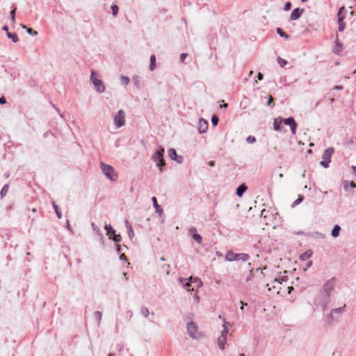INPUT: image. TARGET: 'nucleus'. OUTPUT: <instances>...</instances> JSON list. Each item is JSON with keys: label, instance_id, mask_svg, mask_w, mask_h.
<instances>
[{"label": "nucleus", "instance_id": "obj_1", "mask_svg": "<svg viewBox=\"0 0 356 356\" xmlns=\"http://www.w3.org/2000/svg\"><path fill=\"white\" fill-rule=\"evenodd\" d=\"M179 283L188 291H195L202 286L201 280L197 277H189L188 278L180 277Z\"/></svg>", "mask_w": 356, "mask_h": 356}, {"label": "nucleus", "instance_id": "obj_2", "mask_svg": "<svg viewBox=\"0 0 356 356\" xmlns=\"http://www.w3.org/2000/svg\"><path fill=\"white\" fill-rule=\"evenodd\" d=\"M331 296L320 290L314 299V304L316 307H321L323 312L327 309L330 302Z\"/></svg>", "mask_w": 356, "mask_h": 356}, {"label": "nucleus", "instance_id": "obj_3", "mask_svg": "<svg viewBox=\"0 0 356 356\" xmlns=\"http://www.w3.org/2000/svg\"><path fill=\"white\" fill-rule=\"evenodd\" d=\"M165 149L163 147H159L154 154L152 155V160L156 163V166L159 169L160 172H162L165 166V162L164 160Z\"/></svg>", "mask_w": 356, "mask_h": 356}, {"label": "nucleus", "instance_id": "obj_4", "mask_svg": "<svg viewBox=\"0 0 356 356\" xmlns=\"http://www.w3.org/2000/svg\"><path fill=\"white\" fill-rule=\"evenodd\" d=\"M346 305L332 309L330 314L326 317V323L328 324L337 323L339 322V316L346 312Z\"/></svg>", "mask_w": 356, "mask_h": 356}, {"label": "nucleus", "instance_id": "obj_5", "mask_svg": "<svg viewBox=\"0 0 356 356\" xmlns=\"http://www.w3.org/2000/svg\"><path fill=\"white\" fill-rule=\"evenodd\" d=\"M250 256L246 253H235L233 251H228L225 255V260L227 261H234L241 260L247 261L250 259Z\"/></svg>", "mask_w": 356, "mask_h": 356}, {"label": "nucleus", "instance_id": "obj_6", "mask_svg": "<svg viewBox=\"0 0 356 356\" xmlns=\"http://www.w3.org/2000/svg\"><path fill=\"white\" fill-rule=\"evenodd\" d=\"M96 76L97 73L95 72V71L92 70L90 76V81L93 84L95 90L98 93H103L106 89L105 85L103 83V81L101 79H98Z\"/></svg>", "mask_w": 356, "mask_h": 356}, {"label": "nucleus", "instance_id": "obj_7", "mask_svg": "<svg viewBox=\"0 0 356 356\" xmlns=\"http://www.w3.org/2000/svg\"><path fill=\"white\" fill-rule=\"evenodd\" d=\"M100 168L103 174L110 180L115 181L118 178V175L115 172V170L113 166L106 164L103 162L100 163Z\"/></svg>", "mask_w": 356, "mask_h": 356}, {"label": "nucleus", "instance_id": "obj_8", "mask_svg": "<svg viewBox=\"0 0 356 356\" xmlns=\"http://www.w3.org/2000/svg\"><path fill=\"white\" fill-rule=\"evenodd\" d=\"M334 152V149L333 147H328L325 149L324 151L322 159L323 160L320 162V165L325 168H327L330 165V163L331 162L332 155Z\"/></svg>", "mask_w": 356, "mask_h": 356}, {"label": "nucleus", "instance_id": "obj_9", "mask_svg": "<svg viewBox=\"0 0 356 356\" xmlns=\"http://www.w3.org/2000/svg\"><path fill=\"white\" fill-rule=\"evenodd\" d=\"M336 282V277H333L330 278L323 284L321 290L324 291L325 293H328L329 295L331 296V293L334 291L335 288Z\"/></svg>", "mask_w": 356, "mask_h": 356}, {"label": "nucleus", "instance_id": "obj_10", "mask_svg": "<svg viewBox=\"0 0 356 356\" xmlns=\"http://www.w3.org/2000/svg\"><path fill=\"white\" fill-rule=\"evenodd\" d=\"M114 124L116 127L120 128L125 124V113L122 109H120L113 118Z\"/></svg>", "mask_w": 356, "mask_h": 356}, {"label": "nucleus", "instance_id": "obj_11", "mask_svg": "<svg viewBox=\"0 0 356 356\" xmlns=\"http://www.w3.org/2000/svg\"><path fill=\"white\" fill-rule=\"evenodd\" d=\"M283 124L290 127L291 132L293 135L296 134L298 124L293 117L282 118Z\"/></svg>", "mask_w": 356, "mask_h": 356}, {"label": "nucleus", "instance_id": "obj_12", "mask_svg": "<svg viewBox=\"0 0 356 356\" xmlns=\"http://www.w3.org/2000/svg\"><path fill=\"white\" fill-rule=\"evenodd\" d=\"M168 156L171 160L176 161L177 163H182L184 158L182 156L177 154V151L174 148H170L168 150Z\"/></svg>", "mask_w": 356, "mask_h": 356}, {"label": "nucleus", "instance_id": "obj_13", "mask_svg": "<svg viewBox=\"0 0 356 356\" xmlns=\"http://www.w3.org/2000/svg\"><path fill=\"white\" fill-rule=\"evenodd\" d=\"M186 327L191 337H192L193 339H197V337L196 335V332L197 330V325H196V323L193 321H191L187 323Z\"/></svg>", "mask_w": 356, "mask_h": 356}, {"label": "nucleus", "instance_id": "obj_14", "mask_svg": "<svg viewBox=\"0 0 356 356\" xmlns=\"http://www.w3.org/2000/svg\"><path fill=\"white\" fill-rule=\"evenodd\" d=\"M304 12L303 8H294L290 14L289 19L290 21H295L298 19Z\"/></svg>", "mask_w": 356, "mask_h": 356}, {"label": "nucleus", "instance_id": "obj_15", "mask_svg": "<svg viewBox=\"0 0 356 356\" xmlns=\"http://www.w3.org/2000/svg\"><path fill=\"white\" fill-rule=\"evenodd\" d=\"M209 127L208 122L202 118L199 119L198 131L200 134H204L207 132Z\"/></svg>", "mask_w": 356, "mask_h": 356}, {"label": "nucleus", "instance_id": "obj_16", "mask_svg": "<svg viewBox=\"0 0 356 356\" xmlns=\"http://www.w3.org/2000/svg\"><path fill=\"white\" fill-rule=\"evenodd\" d=\"M2 30L4 31L6 33L7 37L12 40V41L15 43L19 41V38L16 33H10L8 31V26L7 25H4L2 27Z\"/></svg>", "mask_w": 356, "mask_h": 356}, {"label": "nucleus", "instance_id": "obj_17", "mask_svg": "<svg viewBox=\"0 0 356 356\" xmlns=\"http://www.w3.org/2000/svg\"><path fill=\"white\" fill-rule=\"evenodd\" d=\"M189 234L191 237L198 243L201 244L202 241V237L200 234L197 233V229L195 227H191L189 229Z\"/></svg>", "mask_w": 356, "mask_h": 356}, {"label": "nucleus", "instance_id": "obj_18", "mask_svg": "<svg viewBox=\"0 0 356 356\" xmlns=\"http://www.w3.org/2000/svg\"><path fill=\"white\" fill-rule=\"evenodd\" d=\"M282 124H283V122H282V117H278V118H275L273 122L274 130L276 131H280L282 128Z\"/></svg>", "mask_w": 356, "mask_h": 356}, {"label": "nucleus", "instance_id": "obj_19", "mask_svg": "<svg viewBox=\"0 0 356 356\" xmlns=\"http://www.w3.org/2000/svg\"><path fill=\"white\" fill-rule=\"evenodd\" d=\"M247 189L248 186H246V184L244 183L241 184L236 188V195L238 197H241L243 195L244 193L247 191Z\"/></svg>", "mask_w": 356, "mask_h": 356}, {"label": "nucleus", "instance_id": "obj_20", "mask_svg": "<svg viewBox=\"0 0 356 356\" xmlns=\"http://www.w3.org/2000/svg\"><path fill=\"white\" fill-rule=\"evenodd\" d=\"M152 203H153V206L156 209V212L158 213L160 216L161 214H163V209H162V207L158 204L157 202V199L156 197H152Z\"/></svg>", "mask_w": 356, "mask_h": 356}, {"label": "nucleus", "instance_id": "obj_21", "mask_svg": "<svg viewBox=\"0 0 356 356\" xmlns=\"http://www.w3.org/2000/svg\"><path fill=\"white\" fill-rule=\"evenodd\" d=\"M124 223H125L126 228L127 229L129 238L130 239H132L133 237L134 236V232L132 225H131V223L129 222L128 220H125Z\"/></svg>", "mask_w": 356, "mask_h": 356}, {"label": "nucleus", "instance_id": "obj_22", "mask_svg": "<svg viewBox=\"0 0 356 356\" xmlns=\"http://www.w3.org/2000/svg\"><path fill=\"white\" fill-rule=\"evenodd\" d=\"M343 50V43L339 40L338 35H337L336 39V46L334 49V52L336 54H339Z\"/></svg>", "mask_w": 356, "mask_h": 356}, {"label": "nucleus", "instance_id": "obj_23", "mask_svg": "<svg viewBox=\"0 0 356 356\" xmlns=\"http://www.w3.org/2000/svg\"><path fill=\"white\" fill-rule=\"evenodd\" d=\"M219 318H220L223 322V330L222 331L220 337H225V339H227V334L228 333V327L227 325V321L225 318L222 317L221 316H219Z\"/></svg>", "mask_w": 356, "mask_h": 356}, {"label": "nucleus", "instance_id": "obj_24", "mask_svg": "<svg viewBox=\"0 0 356 356\" xmlns=\"http://www.w3.org/2000/svg\"><path fill=\"white\" fill-rule=\"evenodd\" d=\"M345 19V17H340L337 19V23L339 24L338 26V31L339 32H342L346 29V23L343 22Z\"/></svg>", "mask_w": 356, "mask_h": 356}, {"label": "nucleus", "instance_id": "obj_25", "mask_svg": "<svg viewBox=\"0 0 356 356\" xmlns=\"http://www.w3.org/2000/svg\"><path fill=\"white\" fill-rule=\"evenodd\" d=\"M313 254V252L312 250H307L304 253L301 254L300 255V259L301 261H307L308 259H309Z\"/></svg>", "mask_w": 356, "mask_h": 356}, {"label": "nucleus", "instance_id": "obj_26", "mask_svg": "<svg viewBox=\"0 0 356 356\" xmlns=\"http://www.w3.org/2000/svg\"><path fill=\"white\" fill-rule=\"evenodd\" d=\"M341 230V227L339 225H335L332 229L331 236L334 238L338 237Z\"/></svg>", "mask_w": 356, "mask_h": 356}, {"label": "nucleus", "instance_id": "obj_27", "mask_svg": "<svg viewBox=\"0 0 356 356\" xmlns=\"http://www.w3.org/2000/svg\"><path fill=\"white\" fill-rule=\"evenodd\" d=\"M226 341L227 339H225V337H219L218 338V346L221 350H223L225 349Z\"/></svg>", "mask_w": 356, "mask_h": 356}, {"label": "nucleus", "instance_id": "obj_28", "mask_svg": "<svg viewBox=\"0 0 356 356\" xmlns=\"http://www.w3.org/2000/svg\"><path fill=\"white\" fill-rule=\"evenodd\" d=\"M104 229L106 232V235L111 237L113 234H115L116 232L115 230L113 228V227L110 224H106L104 226Z\"/></svg>", "mask_w": 356, "mask_h": 356}, {"label": "nucleus", "instance_id": "obj_29", "mask_svg": "<svg viewBox=\"0 0 356 356\" xmlns=\"http://www.w3.org/2000/svg\"><path fill=\"white\" fill-rule=\"evenodd\" d=\"M52 207L54 209V211L56 214V216L58 219H60L62 218V212L58 207L55 202V201H52Z\"/></svg>", "mask_w": 356, "mask_h": 356}, {"label": "nucleus", "instance_id": "obj_30", "mask_svg": "<svg viewBox=\"0 0 356 356\" xmlns=\"http://www.w3.org/2000/svg\"><path fill=\"white\" fill-rule=\"evenodd\" d=\"M156 60L155 55L150 56V63H149V70L153 71L156 68Z\"/></svg>", "mask_w": 356, "mask_h": 356}, {"label": "nucleus", "instance_id": "obj_31", "mask_svg": "<svg viewBox=\"0 0 356 356\" xmlns=\"http://www.w3.org/2000/svg\"><path fill=\"white\" fill-rule=\"evenodd\" d=\"M276 32L282 38L286 39V40H289L290 36L289 35H288L287 33H286L285 32L283 31V30L280 28V27H277L276 29Z\"/></svg>", "mask_w": 356, "mask_h": 356}, {"label": "nucleus", "instance_id": "obj_32", "mask_svg": "<svg viewBox=\"0 0 356 356\" xmlns=\"http://www.w3.org/2000/svg\"><path fill=\"white\" fill-rule=\"evenodd\" d=\"M309 236L313 238H317L321 239H324L325 238V234L318 232L310 233Z\"/></svg>", "mask_w": 356, "mask_h": 356}, {"label": "nucleus", "instance_id": "obj_33", "mask_svg": "<svg viewBox=\"0 0 356 356\" xmlns=\"http://www.w3.org/2000/svg\"><path fill=\"white\" fill-rule=\"evenodd\" d=\"M21 26H22V29H26V32L29 35H33V36L38 35V33L36 31L33 30V29L29 28V27H27L26 26H25L24 24H21Z\"/></svg>", "mask_w": 356, "mask_h": 356}, {"label": "nucleus", "instance_id": "obj_34", "mask_svg": "<svg viewBox=\"0 0 356 356\" xmlns=\"http://www.w3.org/2000/svg\"><path fill=\"white\" fill-rule=\"evenodd\" d=\"M348 187L351 188H354L356 187V184L353 181H343V188L347 191Z\"/></svg>", "mask_w": 356, "mask_h": 356}, {"label": "nucleus", "instance_id": "obj_35", "mask_svg": "<svg viewBox=\"0 0 356 356\" xmlns=\"http://www.w3.org/2000/svg\"><path fill=\"white\" fill-rule=\"evenodd\" d=\"M110 238L116 244H118L122 241V237L120 234H117L116 232L115 233V234H113L110 237Z\"/></svg>", "mask_w": 356, "mask_h": 356}, {"label": "nucleus", "instance_id": "obj_36", "mask_svg": "<svg viewBox=\"0 0 356 356\" xmlns=\"http://www.w3.org/2000/svg\"><path fill=\"white\" fill-rule=\"evenodd\" d=\"M8 188H9V185L8 184H5L1 191H0V195L1 197V198L4 197L6 196V195L7 194L8 191Z\"/></svg>", "mask_w": 356, "mask_h": 356}, {"label": "nucleus", "instance_id": "obj_37", "mask_svg": "<svg viewBox=\"0 0 356 356\" xmlns=\"http://www.w3.org/2000/svg\"><path fill=\"white\" fill-rule=\"evenodd\" d=\"M112 15L115 17L118 14L119 7L116 3H113L111 7Z\"/></svg>", "mask_w": 356, "mask_h": 356}, {"label": "nucleus", "instance_id": "obj_38", "mask_svg": "<svg viewBox=\"0 0 356 356\" xmlns=\"http://www.w3.org/2000/svg\"><path fill=\"white\" fill-rule=\"evenodd\" d=\"M304 197L302 195H299L298 198L292 203L291 207H295L303 201Z\"/></svg>", "mask_w": 356, "mask_h": 356}, {"label": "nucleus", "instance_id": "obj_39", "mask_svg": "<svg viewBox=\"0 0 356 356\" xmlns=\"http://www.w3.org/2000/svg\"><path fill=\"white\" fill-rule=\"evenodd\" d=\"M121 83L124 86H127L129 83V78L128 76L122 75L120 76Z\"/></svg>", "mask_w": 356, "mask_h": 356}, {"label": "nucleus", "instance_id": "obj_40", "mask_svg": "<svg viewBox=\"0 0 356 356\" xmlns=\"http://www.w3.org/2000/svg\"><path fill=\"white\" fill-rule=\"evenodd\" d=\"M277 63L282 67H284L288 63L285 59L282 58L281 57L277 58Z\"/></svg>", "mask_w": 356, "mask_h": 356}, {"label": "nucleus", "instance_id": "obj_41", "mask_svg": "<svg viewBox=\"0 0 356 356\" xmlns=\"http://www.w3.org/2000/svg\"><path fill=\"white\" fill-rule=\"evenodd\" d=\"M94 317L96 319V321L98 322V323H99L100 321L102 319V314L100 312L97 311L94 314Z\"/></svg>", "mask_w": 356, "mask_h": 356}, {"label": "nucleus", "instance_id": "obj_42", "mask_svg": "<svg viewBox=\"0 0 356 356\" xmlns=\"http://www.w3.org/2000/svg\"><path fill=\"white\" fill-rule=\"evenodd\" d=\"M257 141L256 138L254 136H249L246 138V142L250 144H253Z\"/></svg>", "mask_w": 356, "mask_h": 356}, {"label": "nucleus", "instance_id": "obj_43", "mask_svg": "<svg viewBox=\"0 0 356 356\" xmlns=\"http://www.w3.org/2000/svg\"><path fill=\"white\" fill-rule=\"evenodd\" d=\"M218 122H219V118H218V116H216V115H213L211 117V123H212L213 126H214V127H215V126H217V125H218Z\"/></svg>", "mask_w": 356, "mask_h": 356}, {"label": "nucleus", "instance_id": "obj_44", "mask_svg": "<svg viewBox=\"0 0 356 356\" xmlns=\"http://www.w3.org/2000/svg\"><path fill=\"white\" fill-rule=\"evenodd\" d=\"M345 11V7L341 6L337 12V19L340 17H345L343 12Z\"/></svg>", "mask_w": 356, "mask_h": 356}, {"label": "nucleus", "instance_id": "obj_45", "mask_svg": "<svg viewBox=\"0 0 356 356\" xmlns=\"http://www.w3.org/2000/svg\"><path fill=\"white\" fill-rule=\"evenodd\" d=\"M141 314L146 318L148 317L149 314V309L147 307H142L141 308Z\"/></svg>", "mask_w": 356, "mask_h": 356}, {"label": "nucleus", "instance_id": "obj_46", "mask_svg": "<svg viewBox=\"0 0 356 356\" xmlns=\"http://www.w3.org/2000/svg\"><path fill=\"white\" fill-rule=\"evenodd\" d=\"M15 10H16V8H13L10 13V19H11V21L13 22V23H15Z\"/></svg>", "mask_w": 356, "mask_h": 356}, {"label": "nucleus", "instance_id": "obj_47", "mask_svg": "<svg viewBox=\"0 0 356 356\" xmlns=\"http://www.w3.org/2000/svg\"><path fill=\"white\" fill-rule=\"evenodd\" d=\"M91 225H92V227L93 231H94L97 234L101 232V230H100V229L99 228V227H98L97 225H95L94 222H92Z\"/></svg>", "mask_w": 356, "mask_h": 356}, {"label": "nucleus", "instance_id": "obj_48", "mask_svg": "<svg viewBox=\"0 0 356 356\" xmlns=\"http://www.w3.org/2000/svg\"><path fill=\"white\" fill-rule=\"evenodd\" d=\"M291 8V3L290 1H287L285 3L284 6V11H289Z\"/></svg>", "mask_w": 356, "mask_h": 356}, {"label": "nucleus", "instance_id": "obj_49", "mask_svg": "<svg viewBox=\"0 0 356 356\" xmlns=\"http://www.w3.org/2000/svg\"><path fill=\"white\" fill-rule=\"evenodd\" d=\"M133 81L134 83V85L136 86V87H139L138 84H139V82H140V78L139 76H134L133 78Z\"/></svg>", "mask_w": 356, "mask_h": 356}, {"label": "nucleus", "instance_id": "obj_50", "mask_svg": "<svg viewBox=\"0 0 356 356\" xmlns=\"http://www.w3.org/2000/svg\"><path fill=\"white\" fill-rule=\"evenodd\" d=\"M266 105L268 106H274L273 98L271 96L269 97L268 100L266 102Z\"/></svg>", "mask_w": 356, "mask_h": 356}, {"label": "nucleus", "instance_id": "obj_51", "mask_svg": "<svg viewBox=\"0 0 356 356\" xmlns=\"http://www.w3.org/2000/svg\"><path fill=\"white\" fill-rule=\"evenodd\" d=\"M97 235L99 236L101 243L104 246V238L103 234H102V232H100V233L97 234Z\"/></svg>", "mask_w": 356, "mask_h": 356}, {"label": "nucleus", "instance_id": "obj_52", "mask_svg": "<svg viewBox=\"0 0 356 356\" xmlns=\"http://www.w3.org/2000/svg\"><path fill=\"white\" fill-rule=\"evenodd\" d=\"M188 54L186 53H182L180 55V60L181 62L184 63L185 61V59L187 58Z\"/></svg>", "mask_w": 356, "mask_h": 356}, {"label": "nucleus", "instance_id": "obj_53", "mask_svg": "<svg viewBox=\"0 0 356 356\" xmlns=\"http://www.w3.org/2000/svg\"><path fill=\"white\" fill-rule=\"evenodd\" d=\"M115 250H116V252L118 254H120L121 251H122V246L120 244H116L115 245Z\"/></svg>", "mask_w": 356, "mask_h": 356}, {"label": "nucleus", "instance_id": "obj_54", "mask_svg": "<svg viewBox=\"0 0 356 356\" xmlns=\"http://www.w3.org/2000/svg\"><path fill=\"white\" fill-rule=\"evenodd\" d=\"M288 280V277L287 276H281L280 278H279V280L278 282L282 283V282H286Z\"/></svg>", "mask_w": 356, "mask_h": 356}, {"label": "nucleus", "instance_id": "obj_55", "mask_svg": "<svg viewBox=\"0 0 356 356\" xmlns=\"http://www.w3.org/2000/svg\"><path fill=\"white\" fill-rule=\"evenodd\" d=\"M254 269L250 270L249 275L247 277V282L250 280L253 276Z\"/></svg>", "mask_w": 356, "mask_h": 356}, {"label": "nucleus", "instance_id": "obj_56", "mask_svg": "<svg viewBox=\"0 0 356 356\" xmlns=\"http://www.w3.org/2000/svg\"><path fill=\"white\" fill-rule=\"evenodd\" d=\"M65 227H66V228H67L70 232H71L72 233H73V231H72V227H71V226H70V225L69 220H67V222H66V226H65Z\"/></svg>", "mask_w": 356, "mask_h": 356}, {"label": "nucleus", "instance_id": "obj_57", "mask_svg": "<svg viewBox=\"0 0 356 356\" xmlns=\"http://www.w3.org/2000/svg\"><path fill=\"white\" fill-rule=\"evenodd\" d=\"M119 258L120 260H123V261L127 260V256L124 253L120 254Z\"/></svg>", "mask_w": 356, "mask_h": 356}, {"label": "nucleus", "instance_id": "obj_58", "mask_svg": "<svg viewBox=\"0 0 356 356\" xmlns=\"http://www.w3.org/2000/svg\"><path fill=\"white\" fill-rule=\"evenodd\" d=\"M257 78L258 80L261 81L264 79V74L261 72H259L257 75Z\"/></svg>", "mask_w": 356, "mask_h": 356}, {"label": "nucleus", "instance_id": "obj_59", "mask_svg": "<svg viewBox=\"0 0 356 356\" xmlns=\"http://www.w3.org/2000/svg\"><path fill=\"white\" fill-rule=\"evenodd\" d=\"M6 102V99L4 97H0V104H5Z\"/></svg>", "mask_w": 356, "mask_h": 356}, {"label": "nucleus", "instance_id": "obj_60", "mask_svg": "<svg viewBox=\"0 0 356 356\" xmlns=\"http://www.w3.org/2000/svg\"><path fill=\"white\" fill-rule=\"evenodd\" d=\"M333 89L334 90H341L343 89V86H334Z\"/></svg>", "mask_w": 356, "mask_h": 356}, {"label": "nucleus", "instance_id": "obj_61", "mask_svg": "<svg viewBox=\"0 0 356 356\" xmlns=\"http://www.w3.org/2000/svg\"><path fill=\"white\" fill-rule=\"evenodd\" d=\"M208 165L210 167H213L215 165V161H210L209 163H208Z\"/></svg>", "mask_w": 356, "mask_h": 356}, {"label": "nucleus", "instance_id": "obj_62", "mask_svg": "<svg viewBox=\"0 0 356 356\" xmlns=\"http://www.w3.org/2000/svg\"><path fill=\"white\" fill-rule=\"evenodd\" d=\"M312 261H307V264H306V266H307V268H309V267H311V266H312Z\"/></svg>", "mask_w": 356, "mask_h": 356}, {"label": "nucleus", "instance_id": "obj_63", "mask_svg": "<svg viewBox=\"0 0 356 356\" xmlns=\"http://www.w3.org/2000/svg\"><path fill=\"white\" fill-rule=\"evenodd\" d=\"M353 173L356 176V165H352Z\"/></svg>", "mask_w": 356, "mask_h": 356}, {"label": "nucleus", "instance_id": "obj_64", "mask_svg": "<svg viewBox=\"0 0 356 356\" xmlns=\"http://www.w3.org/2000/svg\"><path fill=\"white\" fill-rule=\"evenodd\" d=\"M241 304H242V306L241 307V310H243V309H244V306H247V305H248V304H247V303H244V302H243L242 301H241Z\"/></svg>", "mask_w": 356, "mask_h": 356}]
</instances>
